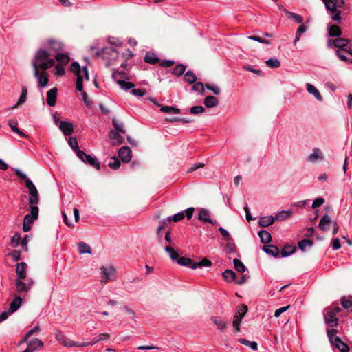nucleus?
Returning a JSON list of instances; mask_svg holds the SVG:
<instances>
[{
  "label": "nucleus",
  "instance_id": "6ab92c4d",
  "mask_svg": "<svg viewBox=\"0 0 352 352\" xmlns=\"http://www.w3.org/2000/svg\"><path fill=\"white\" fill-rule=\"evenodd\" d=\"M34 77L38 79V85L39 87H45L47 85L49 79L47 73L45 72V70H43L41 72L38 71L37 76H34Z\"/></svg>",
  "mask_w": 352,
  "mask_h": 352
},
{
  "label": "nucleus",
  "instance_id": "13d9d810",
  "mask_svg": "<svg viewBox=\"0 0 352 352\" xmlns=\"http://www.w3.org/2000/svg\"><path fill=\"white\" fill-rule=\"evenodd\" d=\"M68 144L70 147L77 153L78 149V143L76 138H69L67 140Z\"/></svg>",
  "mask_w": 352,
  "mask_h": 352
},
{
  "label": "nucleus",
  "instance_id": "20e7f679",
  "mask_svg": "<svg viewBox=\"0 0 352 352\" xmlns=\"http://www.w3.org/2000/svg\"><path fill=\"white\" fill-rule=\"evenodd\" d=\"M71 72H72L77 77L76 79V89L78 91H82L83 90V80H89L88 69L87 67L84 66L80 69V65L78 62L74 61L72 63L70 67Z\"/></svg>",
  "mask_w": 352,
  "mask_h": 352
},
{
  "label": "nucleus",
  "instance_id": "680f3d73",
  "mask_svg": "<svg viewBox=\"0 0 352 352\" xmlns=\"http://www.w3.org/2000/svg\"><path fill=\"white\" fill-rule=\"evenodd\" d=\"M26 97H27V89L25 88H23V90H22V93H21V94L20 96V98L19 99V101L14 105V107L16 108L18 106H19L20 104H23L25 101Z\"/></svg>",
  "mask_w": 352,
  "mask_h": 352
},
{
  "label": "nucleus",
  "instance_id": "412c9836",
  "mask_svg": "<svg viewBox=\"0 0 352 352\" xmlns=\"http://www.w3.org/2000/svg\"><path fill=\"white\" fill-rule=\"evenodd\" d=\"M28 265L24 262H21L16 265V274L17 278L19 279H25L26 278V270Z\"/></svg>",
  "mask_w": 352,
  "mask_h": 352
},
{
  "label": "nucleus",
  "instance_id": "72a5a7b5",
  "mask_svg": "<svg viewBox=\"0 0 352 352\" xmlns=\"http://www.w3.org/2000/svg\"><path fill=\"white\" fill-rule=\"evenodd\" d=\"M258 236L261 239V241L262 243L267 244L272 240L271 234L269 232L266 230H261L258 232Z\"/></svg>",
  "mask_w": 352,
  "mask_h": 352
},
{
  "label": "nucleus",
  "instance_id": "473e14b6",
  "mask_svg": "<svg viewBox=\"0 0 352 352\" xmlns=\"http://www.w3.org/2000/svg\"><path fill=\"white\" fill-rule=\"evenodd\" d=\"M211 320L215 324L218 329L221 331H223L226 327V322L223 319L217 316H212Z\"/></svg>",
  "mask_w": 352,
  "mask_h": 352
},
{
  "label": "nucleus",
  "instance_id": "aec40b11",
  "mask_svg": "<svg viewBox=\"0 0 352 352\" xmlns=\"http://www.w3.org/2000/svg\"><path fill=\"white\" fill-rule=\"evenodd\" d=\"M348 50H349V52L336 50V54L341 60L346 63H352V49L349 48Z\"/></svg>",
  "mask_w": 352,
  "mask_h": 352
},
{
  "label": "nucleus",
  "instance_id": "e2e57ef3",
  "mask_svg": "<svg viewBox=\"0 0 352 352\" xmlns=\"http://www.w3.org/2000/svg\"><path fill=\"white\" fill-rule=\"evenodd\" d=\"M192 90L203 94L204 91V85L201 82H196L192 86Z\"/></svg>",
  "mask_w": 352,
  "mask_h": 352
},
{
  "label": "nucleus",
  "instance_id": "7c9ffc66",
  "mask_svg": "<svg viewBox=\"0 0 352 352\" xmlns=\"http://www.w3.org/2000/svg\"><path fill=\"white\" fill-rule=\"evenodd\" d=\"M218 100L216 97L209 96L205 98L204 104L208 108H212L218 105Z\"/></svg>",
  "mask_w": 352,
  "mask_h": 352
},
{
  "label": "nucleus",
  "instance_id": "f8f14e48",
  "mask_svg": "<svg viewBox=\"0 0 352 352\" xmlns=\"http://www.w3.org/2000/svg\"><path fill=\"white\" fill-rule=\"evenodd\" d=\"M324 157L322 151L318 148H314L312 153L307 157V160L311 163H316L318 161H322Z\"/></svg>",
  "mask_w": 352,
  "mask_h": 352
},
{
  "label": "nucleus",
  "instance_id": "58836bf2",
  "mask_svg": "<svg viewBox=\"0 0 352 352\" xmlns=\"http://www.w3.org/2000/svg\"><path fill=\"white\" fill-rule=\"evenodd\" d=\"M285 12L286 15L289 18L293 19L294 21H296L298 23H303V18L300 14H296L294 12L288 11L287 10H285Z\"/></svg>",
  "mask_w": 352,
  "mask_h": 352
},
{
  "label": "nucleus",
  "instance_id": "a211bd4d",
  "mask_svg": "<svg viewBox=\"0 0 352 352\" xmlns=\"http://www.w3.org/2000/svg\"><path fill=\"white\" fill-rule=\"evenodd\" d=\"M198 219L204 222V223H209L210 224L214 225L215 221H212L210 217V212L205 209V208H200L199 212L198 214Z\"/></svg>",
  "mask_w": 352,
  "mask_h": 352
},
{
  "label": "nucleus",
  "instance_id": "37998d69",
  "mask_svg": "<svg viewBox=\"0 0 352 352\" xmlns=\"http://www.w3.org/2000/svg\"><path fill=\"white\" fill-rule=\"evenodd\" d=\"M161 111L166 113H179L180 109L171 106H162L160 109Z\"/></svg>",
  "mask_w": 352,
  "mask_h": 352
},
{
  "label": "nucleus",
  "instance_id": "ddd939ff",
  "mask_svg": "<svg viewBox=\"0 0 352 352\" xmlns=\"http://www.w3.org/2000/svg\"><path fill=\"white\" fill-rule=\"evenodd\" d=\"M43 345V343L41 340H39L38 338L32 339L31 340H29V342H28V347L23 352H34L38 348L42 347Z\"/></svg>",
  "mask_w": 352,
  "mask_h": 352
},
{
  "label": "nucleus",
  "instance_id": "0e129e2a",
  "mask_svg": "<svg viewBox=\"0 0 352 352\" xmlns=\"http://www.w3.org/2000/svg\"><path fill=\"white\" fill-rule=\"evenodd\" d=\"M109 43L115 47H120L122 45V41L116 37H109Z\"/></svg>",
  "mask_w": 352,
  "mask_h": 352
},
{
  "label": "nucleus",
  "instance_id": "b1692460",
  "mask_svg": "<svg viewBox=\"0 0 352 352\" xmlns=\"http://www.w3.org/2000/svg\"><path fill=\"white\" fill-rule=\"evenodd\" d=\"M8 125L10 126V127L11 128L12 131L14 132V133H16V134H18L20 137L21 138H27L28 136L24 133L23 132H22L21 130H19V129L17 127V125H18V123H17V121L15 120H10L8 121Z\"/></svg>",
  "mask_w": 352,
  "mask_h": 352
},
{
  "label": "nucleus",
  "instance_id": "423d86ee",
  "mask_svg": "<svg viewBox=\"0 0 352 352\" xmlns=\"http://www.w3.org/2000/svg\"><path fill=\"white\" fill-rule=\"evenodd\" d=\"M338 331L335 329H327V334L331 345L338 349L340 352H349V346L341 340V339L336 335Z\"/></svg>",
  "mask_w": 352,
  "mask_h": 352
},
{
  "label": "nucleus",
  "instance_id": "a878e982",
  "mask_svg": "<svg viewBox=\"0 0 352 352\" xmlns=\"http://www.w3.org/2000/svg\"><path fill=\"white\" fill-rule=\"evenodd\" d=\"M328 33L330 36L338 37L342 35V30L340 27L336 25L328 24Z\"/></svg>",
  "mask_w": 352,
  "mask_h": 352
},
{
  "label": "nucleus",
  "instance_id": "1a4fd4ad",
  "mask_svg": "<svg viewBox=\"0 0 352 352\" xmlns=\"http://www.w3.org/2000/svg\"><path fill=\"white\" fill-rule=\"evenodd\" d=\"M76 155L83 162L89 164L90 166L96 168L97 170H100V163L96 157L86 154L82 150H78Z\"/></svg>",
  "mask_w": 352,
  "mask_h": 352
},
{
  "label": "nucleus",
  "instance_id": "338daca9",
  "mask_svg": "<svg viewBox=\"0 0 352 352\" xmlns=\"http://www.w3.org/2000/svg\"><path fill=\"white\" fill-rule=\"evenodd\" d=\"M341 304L344 308L352 310V301L351 300L343 298H342Z\"/></svg>",
  "mask_w": 352,
  "mask_h": 352
},
{
  "label": "nucleus",
  "instance_id": "0eeeda50",
  "mask_svg": "<svg viewBox=\"0 0 352 352\" xmlns=\"http://www.w3.org/2000/svg\"><path fill=\"white\" fill-rule=\"evenodd\" d=\"M31 214H26L23 219V230L27 232L31 230L32 225L38 216V208L36 206L30 207Z\"/></svg>",
  "mask_w": 352,
  "mask_h": 352
},
{
  "label": "nucleus",
  "instance_id": "49530a36",
  "mask_svg": "<svg viewBox=\"0 0 352 352\" xmlns=\"http://www.w3.org/2000/svg\"><path fill=\"white\" fill-rule=\"evenodd\" d=\"M159 59L156 57L155 54L153 53L147 52L144 57V61L150 63L155 64L156 63Z\"/></svg>",
  "mask_w": 352,
  "mask_h": 352
},
{
  "label": "nucleus",
  "instance_id": "4be33fe9",
  "mask_svg": "<svg viewBox=\"0 0 352 352\" xmlns=\"http://www.w3.org/2000/svg\"><path fill=\"white\" fill-rule=\"evenodd\" d=\"M108 54H109L112 58H116L118 55V52L112 47H105L102 48L101 51L97 52L96 53L97 56L100 55L107 56Z\"/></svg>",
  "mask_w": 352,
  "mask_h": 352
},
{
  "label": "nucleus",
  "instance_id": "6e6552de",
  "mask_svg": "<svg viewBox=\"0 0 352 352\" xmlns=\"http://www.w3.org/2000/svg\"><path fill=\"white\" fill-rule=\"evenodd\" d=\"M100 270L102 274L101 283L102 284H106L109 281H113L116 279V271L112 266H102Z\"/></svg>",
  "mask_w": 352,
  "mask_h": 352
},
{
  "label": "nucleus",
  "instance_id": "2eb2a0df",
  "mask_svg": "<svg viewBox=\"0 0 352 352\" xmlns=\"http://www.w3.org/2000/svg\"><path fill=\"white\" fill-rule=\"evenodd\" d=\"M58 89L54 87L47 92L46 102L50 107H54L56 103Z\"/></svg>",
  "mask_w": 352,
  "mask_h": 352
},
{
  "label": "nucleus",
  "instance_id": "4468645a",
  "mask_svg": "<svg viewBox=\"0 0 352 352\" xmlns=\"http://www.w3.org/2000/svg\"><path fill=\"white\" fill-rule=\"evenodd\" d=\"M58 128L65 136L70 135L74 131L72 123L67 121H60Z\"/></svg>",
  "mask_w": 352,
  "mask_h": 352
},
{
  "label": "nucleus",
  "instance_id": "2f4dec72",
  "mask_svg": "<svg viewBox=\"0 0 352 352\" xmlns=\"http://www.w3.org/2000/svg\"><path fill=\"white\" fill-rule=\"evenodd\" d=\"M275 221V219L272 216H266L261 217L259 219L258 223L261 227H267L272 225Z\"/></svg>",
  "mask_w": 352,
  "mask_h": 352
},
{
  "label": "nucleus",
  "instance_id": "393cba45",
  "mask_svg": "<svg viewBox=\"0 0 352 352\" xmlns=\"http://www.w3.org/2000/svg\"><path fill=\"white\" fill-rule=\"evenodd\" d=\"M109 138L113 145L121 144L123 142V138L118 132L113 130L110 131Z\"/></svg>",
  "mask_w": 352,
  "mask_h": 352
},
{
  "label": "nucleus",
  "instance_id": "c85d7f7f",
  "mask_svg": "<svg viewBox=\"0 0 352 352\" xmlns=\"http://www.w3.org/2000/svg\"><path fill=\"white\" fill-rule=\"evenodd\" d=\"M48 45L50 48L54 52H58L63 50V44L60 41L55 39H50L48 41Z\"/></svg>",
  "mask_w": 352,
  "mask_h": 352
},
{
  "label": "nucleus",
  "instance_id": "c9c22d12",
  "mask_svg": "<svg viewBox=\"0 0 352 352\" xmlns=\"http://www.w3.org/2000/svg\"><path fill=\"white\" fill-rule=\"evenodd\" d=\"M56 59L61 65H66L69 62V56L63 53H58L56 56Z\"/></svg>",
  "mask_w": 352,
  "mask_h": 352
},
{
  "label": "nucleus",
  "instance_id": "f704fd0d",
  "mask_svg": "<svg viewBox=\"0 0 352 352\" xmlns=\"http://www.w3.org/2000/svg\"><path fill=\"white\" fill-rule=\"evenodd\" d=\"M292 214V212L291 210H282L276 214L274 219L277 221H284L289 218Z\"/></svg>",
  "mask_w": 352,
  "mask_h": 352
},
{
  "label": "nucleus",
  "instance_id": "f03ea898",
  "mask_svg": "<svg viewBox=\"0 0 352 352\" xmlns=\"http://www.w3.org/2000/svg\"><path fill=\"white\" fill-rule=\"evenodd\" d=\"M16 175L21 179H24L25 182V186L29 190V204L30 207H32L38 205L39 201V195L38 190L33 184V182L28 178L27 175L23 173L21 170L18 168L14 169Z\"/></svg>",
  "mask_w": 352,
  "mask_h": 352
},
{
  "label": "nucleus",
  "instance_id": "c03bdc74",
  "mask_svg": "<svg viewBox=\"0 0 352 352\" xmlns=\"http://www.w3.org/2000/svg\"><path fill=\"white\" fill-rule=\"evenodd\" d=\"M184 80L190 84H193L197 80V76L192 72L188 71L184 75Z\"/></svg>",
  "mask_w": 352,
  "mask_h": 352
},
{
  "label": "nucleus",
  "instance_id": "f257e3e1",
  "mask_svg": "<svg viewBox=\"0 0 352 352\" xmlns=\"http://www.w3.org/2000/svg\"><path fill=\"white\" fill-rule=\"evenodd\" d=\"M49 56V52L45 50L41 49L36 52L32 60L34 76H37L39 69L47 70L54 65L55 60L53 58H50Z\"/></svg>",
  "mask_w": 352,
  "mask_h": 352
},
{
  "label": "nucleus",
  "instance_id": "79ce46f5",
  "mask_svg": "<svg viewBox=\"0 0 352 352\" xmlns=\"http://www.w3.org/2000/svg\"><path fill=\"white\" fill-rule=\"evenodd\" d=\"M239 342L241 344H244L245 346H249L250 348H251L254 351H256L258 349V344L254 341H250V340H246L245 338H240L239 340Z\"/></svg>",
  "mask_w": 352,
  "mask_h": 352
},
{
  "label": "nucleus",
  "instance_id": "9b49d317",
  "mask_svg": "<svg viewBox=\"0 0 352 352\" xmlns=\"http://www.w3.org/2000/svg\"><path fill=\"white\" fill-rule=\"evenodd\" d=\"M349 42L350 41L349 39L344 38H336L335 39L330 38L327 41V45L329 47H336L338 48V50L349 52V50H348L349 49L345 48Z\"/></svg>",
  "mask_w": 352,
  "mask_h": 352
},
{
  "label": "nucleus",
  "instance_id": "603ef678",
  "mask_svg": "<svg viewBox=\"0 0 352 352\" xmlns=\"http://www.w3.org/2000/svg\"><path fill=\"white\" fill-rule=\"evenodd\" d=\"M265 64L271 68H278L280 65V61L277 58H270L265 60Z\"/></svg>",
  "mask_w": 352,
  "mask_h": 352
},
{
  "label": "nucleus",
  "instance_id": "69168bd1",
  "mask_svg": "<svg viewBox=\"0 0 352 352\" xmlns=\"http://www.w3.org/2000/svg\"><path fill=\"white\" fill-rule=\"evenodd\" d=\"M21 241V236L19 234L16 233L11 239V244L13 247H17Z\"/></svg>",
  "mask_w": 352,
  "mask_h": 352
},
{
  "label": "nucleus",
  "instance_id": "bf43d9fd",
  "mask_svg": "<svg viewBox=\"0 0 352 352\" xmlns=\"http://www.w3.org/2000/svg\"><path fill=\"white\" fill-rule=\"evenodd\" d=\"M243 318V316H241L238 315L237 314H235L234 316L233 320V326L236 331H239L240 330V324H241V320Z\"/></svg>",
  "mask_w": 352,
  "mask_h": 352
},
{
  "label": "nucleus",
  "instance_id": "4c0bfd02",
  "mask_svg": "<svg viewBox=\"0 0 352 352\" xmlns=\"http://www.w3.org/2000/svg\"><path fill=\"white\" fill-rule=\"evenodd\" d=\"M184 217H185L184 212L182 211L177 214H175L173 216L168 217V218L166 219V220H167L168 223H169L171 221L178 222V221L184 219Z\"/></svg>",
  "mask_w": 352,
  "mask_h": 352
},
{
  "label": "nucleus",
  "instance_id": "dca6fc26",
  "mask_svg": "<svg viewBox=\"0 0 352 352\" xmlns=\"http://www.w3.org/2000/svg\"><path fill=\"white\" fill-rule=\"evenodd\" d=\"M120 158L124 162H129L131 160L132 152L128 146H122L118 151Z\"/></svg>",
  "mask_w": 352,
  "mask_h": 352
},
{
  "label": "nucleus",
  "instance_id": "39448f33",
  "mask_svg": "<svg viewBox=\"0 0 352 352\" xmlns=\"http://www.w3.org/2000/svg\"><path fill=\"white\" fill-rule=\"evenodd\" d=\"M339 307H329L324 310V318L326 324L329 329H333L338 324V314L341 311Z\"/></svg>",
  "mask_w": 352,
  "mask_h": 352
},
{
  "label": "nucleus",
  "instance_id": "a18cd8bd",
  "mask_svg": "<svg viewBox=\"0 0 352 352\" xmlns=\"http://www.w3.org/2000/svg\"><path fill=\"white\" fill-rule=\"evenodd\" d=\"M234 268L236 271L241 273H243L246 270V267L244 264L238 258L233 260Z\"/></svg>",
  "mask_w": 352,
  "mask_h": 352
},
{
  "label": "nucleus",
  "instance_id": "c756f323",
  "mask_svg": "<svg viewBox=\"0 0 352 352\" xmlns=\"http://www.w3.org/2000/svg\"><path fill=\"white\" fill-rule=\"evenodd\" d=\"M263 250L273 256H277L279 254V249L275 245H265L263 247Z\"/></svg>",
  "mask_w": 352,
  "mask_h": 352
},
{
  "label": "nucleus",
  "instance_id": "4d7b16f0",
  "mask_svg": "<svg viewBox=\"0 0 352 352\" xmlns=\"http://www.w3.org/2000/svg\"><path fill=\"white\" fill-rule=\"evenodd\" d=\"M112 123H113V126L118 131L122 133H125V130L124 129V124L122 122H120L116 119H113Z\"/></svg>",
  "mask_w": 352,
  "mask_h": 352
},
{
  "label": "nucleus",
  "instance_id": "774afa93",
  "mask_svg": "<svg viewBox=\"0 0 352 352\" xmlns=\"http://www.w3.org/2000/svg\"><path fill=\"white\" fill-rule=\"evenodd\" d=\"M248 311V307L243 304L239 305L237 308L236 314L241 316H244Z\"/></svg>",
  "mask_w": 352,
  "mask_h": 352
},
{
  "label": "nucleus",
  "instance_id": "864d4df0",
  "mask_svg": "<svg viewBox=\"0 0 352 352\" xmlns=\"http://www.w3.org/2000/svg\"><path fill=\"white\" fill-rule=\"evenodd\" d=\"M118 84L120 88L124 90H129L134 87V84L131 82H126L125 80H118Z\"/></svg>",
  "mask_w": 352,
  "mask_h": 352
},
{
  "label": "nucleus",
  "instance_id": "3c124183",
  "mask_svg": "<svg viewBox=\"0 0 352 352\" xmlns=\"http://www.w3.org/2000/svg\"><path fill=\"white\" fill-rule=\"evenodd\" d=\"M164 250L169 254L172 260H176L179 258V254L170 246H165Z\"/></svg>",
  "mask_w": 352,
  "mask_h": 352
},
{
  "label": "nucleus",
  "instance_id": "8fccbe9b",
  "mask_svg": "<svg viewBox=\"0 0 352 352\" xmlns=\"http://www.w3.org/2000/svg\"><path fill=\"white\" fill-rule=\"evenodd\" d=\"M186 68V67L184 65L178 64L173 68V74L175 76H179L184 73Z\"/></svg>",
  "mask_w": 352,
  "mask_h": 352
},
{
  "label": "nucleus",
  "instance_id": "e433bc0d",
  "mask_svg": "<svg viewBox=\"0 0 352 352\" xmlns=\"http://www.w3.org/2000/svg\"><path fill=\"white\" fill-rule=\"evenodd\" d=\"M78 249L80 254H91V247L85 242H79L78 243Z\"/></svg>",
  "mask_w": 352,
  "mask_h": 352
},
{
  "label": "nucleus",
  "instance_id": "cd10ccee",
  "mask_svg": "<svg viewBox=\"0 0 352 352\" xmlns=\"http://www.w3.org/2000/svg\"><path fill=\"white\" fill-rule=\"evenodd\" d=\"M62 344L67 347H72V346L83 347V346H87L89 344V343L76 342L72 341V340L66 338L64 340V341L62 342Z\"/></svg>",
  "mask_w": 352,
  "mask_h": 352
},
{
  "label": "nucleus",
  "instance_id": "7ed1b4c3",
  "mask_svg": "<svg viewBox=\"0 0 352 352\" xmlns=\"http://www.w3.org/2000/svg\"><path fill=\"white\" fill-rule=\"evenodd\" d=\"M324 3L328 14L330 18L340 23L341 21V11L339 8H343L344 6V0H322Z\"/></svg>",
  "mask_w": 352,
  "mask_h": 352
},
{
  "label": "nucleus",
  "instance_id": "052dcab7",
  "mask_svg": "<svg viewBox=\"0 0 352 352\" xmlns=\"http://www.w3.org/2000/svg\"><path fill=\"white\" fill-rule=\"evenodd\" d=\"M205 111V109L202 106H194L190 108V112L192 114H201Z\"/></svg>",
  "mask_w": 352,
  "mask_h": 352
},
{
  "label": "nucleus",
  "instance_id": "6e6d98bb",
  "mask_svg": "<svg viewBox=\"0 0 352 352\" xmlns=\"http://www.w3.org/2000/svg\"><path fill=\"white\" fill-rule=\"evenodd\" d=\"M111 162H109L108 163V166L113 169V170H117L120 168V162L119 161V160L116 157H113L112 159H111Z\"/></svg>",
  "mask_w": 352,
  "mask_h": 352
},
{
  "label": "nucleus",
  "instance_id": "5fc2aeb1",
  "mask_svg": "<svg viewBox=\"0 0 352 352\" xmlns=\"http://www.w3.org/2000/svg\"><path fill=\"white\" fill-rule=\"evenodd\" d=\"M210 265H211V262L209 260L203 259L200 262H195V263H193V266H192V269H197L198 267H201L204 266L208 267Z\"/></svg>",
  "mask_w": 352,
  "mask_h": 352
},
{
  "label": "nucleus",
  "instance_id": "9d476101",
  "mask_svg": "<svg viewBox=\"0 0 352 352\" xmlns=\"http://www.w3.org/2000/svg\"><path fill=\"white\" fill-rule=\"evenodd\" d=\"M23 280L17 278L15 283L16 291L20 295L28 293L34 285V280L32 278H28L26 281H23Z\"/></svg>",
  "mask_w": 352,
  "mask_h": 352
},
{
  "label": "nucleus",
  "instance_id": "ea45409f",
  "mask_svg": "<svg viewBox=\"0 0 352 352\" xmlns=\"http://www.w3.org/2000/svg\"><path fill=\"white\" fill-rule=\"evenodd\" d=\"M222 276H223V278L227 281L235 280V278L236 276V273L234 271H232V270H225L223 272Z\"/></svg>",
  "mask_w": 352,
  "mask_h": 352
},
{
  "label": "nucleus",
  "instance_id": "f3484780",
  "mask_svg": "<svg viewBox=\"0 0 352 352\" xmlns=\"http://www.w3.org/2000/svg\"><path fill=\"white\" fill-rule=\"evenodd\" d=\"M22 302H23V299L21 297V296L14 294V299L10 304V308H9L10 313L13 314L15 311H16L21 307Z\"/></svg>",
  "mask_w": 352,
  "mask_h": 352
},
{
  "label": "nucleus",
  "instance_id": "5701e85b",
  "mask_svg": "<svg viewBox=\"0 0 352 352\" xmlns=\"http://www.w3.org/2000/svg\"><path fill=\"white\" fill-rule=\"evenodd\" d=\"M331 222V218L329 215H324L320 220L318 227L322 231H327L329 229L330 223Z\"/></svg>",
  "mask_w": 352,
  "mask_h": 352
},
{
  "label": "nucleus",
  "instance_id": "a19ab883",
  "mask_svg": "<svg viewBox=\"0 0 352 352\" xmlns=\"http://www.w3.org/2000/svg\"><path fill=\"white\" fill-rule=\"evenodd\" d=\"M177 263L182 266H186L192 269V266H193V261L190 258L186 257H181L177 258Z\"/></svg>",
  "mask_w": 352,
  "mask_h": 352
},
{
  "label": "nucleus",
  "instance_id": "bb28decb",
  "mask_svg": "<svg viewBox=\"0 0 352 352\" xmlns=\"http://www.w3.org/2000/svg\"><path fill=\"white\" fill-rule=\"evenodd\" d=\"M307 91L309 94H311L314 96V97L319 101L322 100V97L319 92V91L311 84L307 83L306 84Z\"/></svg>",
  "mask_w": 352,
  "mask_h": 352
},
{
  "label": "nucleus",
  "instance_id": "09e8293b",
  "mask_svg": "<svg viewBox=\"0 0 352 352\" xmlns=\"http://www.w3.org/2000/svg\"><path fill=\"white\" fill-rule=\"evenodd\" d=\"M296 250V248L291 245L285 246L281 251V254L283 257L288 256L292 254Z\"/></svg>",
  "mask_w": 352,
  "mask_h": 352
},
{
  "label": "nucleus",
  "instance_id": "de8ad7c7",
  "mask_svg": "<svg viewBox=\"0 0 352 352\" xmlns=\"http://www.w3.org/2000/svg\"><path fill=\"white\" fill-rule=\"evenodd\" d=\"M313 245V242L309 239H303L298 242L299 248L305 252L307 247L311 248Z\"/></svg>",
  "mask_w": 352,
  "mask_h": 352
}]
</instances>
